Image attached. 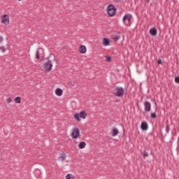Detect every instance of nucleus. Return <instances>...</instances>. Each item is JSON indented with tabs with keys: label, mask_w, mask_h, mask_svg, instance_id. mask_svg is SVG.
Masks as SVG:
<instances>
[{
	"label": "nucleus",
	"mask_w": 179,
	"mask_h": 179,
	"mask_svg": "<svg viewBox=\"0 0 179 179\" xmlns=\"http://www.w3.org/2000/svg\"><path fill=\"white\" fill-rule=\"evenodd\" d=\"M107 13L110 17L115 16V13H117V8L114 5L109 4L107 6Z\"/></svg>",
	"instance_id": "obj_1"
},
{
	"label": "nucleus",
	"mask_w": 179,
	"mask_h": 179,
	"mask_svg": "<svg viewBox=\"0 0 179 179\" xmlns=\"http://www.w3.org/2000/svg\"><path fill=\"white\" fill-rule=\"evenodd\" d=\"M124 88L117 87L115 90H114V95L116 96V97H122L124 96Z\"/></svg>",
	"instance_id": "obj_2"
},
{
	"label": "nucleus",
	"mask_w": 179,
	"mask_h": 179,
	"mask_svg": "<svg viewBox=\"0 0 179 179\" xmlns=\"http://www.w3.org/2000/svg\"><path fill=\"white\" fill-rule=\"evenodd\" d=\"M43 69L45 72H50L52 69V62L51 60H48L47 62H45L43 64Z\"/></svg>",
	"instance_id": "obj_3"
},
{
	"label": "nucleus",
	"mask_w": 179,
	"mask_h": 179,
	"mask_svg": "<svg viewBox=\"0 0 179 179\" xmlns=\"http://www.w3.org/2000/svg\"><path fill=\"white\" fill-rule=\"evenodd\" d=\"M71 136L73 139H78V138L80 136V131H79V129L78 127L74 128Z\"/></svg>",
	"instance_id": "obj_4"
},
{
	"label": "nucleus",
	"mask_w": 179,
	"mask_h": 179,
	"mask_svg": "<svg viewBox=\"0 0 179 179\" xmlns=\"http://www.w3.org/2000/svg\"><path fill=\"white\" fill-rule=\"evenodd\" d=\"M131 19H132V15L127 14L123 17V22H124V23H125V22H127V20L128 23H127V26H131Z\"/></svg>",
	"instance_id": "obj_5"
},
{
	"label": "nucleus",
	"mask_w": 179,
	"mask_h": 179,
	"mask_svg": "<svg viewBox=\"0 0 179 179\" xmlns=\"http://www.w3.org/2000/svg\"><path fill=\"white\" fill-rule=\"evenodd\" d=\"M144 110L146 113H149V111L152 110V104L150 103V102L148 101H145L144 102Z\"/></svg>",
	"instance_id": "obj_6"
},
{
	"label": "nucleus",
	"mask_w": 179,
	"mask_h": 179,
	"mask_svg": "<svg viewBox=\"0 0 179 179\" xmlns=\"http://www.w3.org/2000/svg\"><path fill=\"white\" fill-rule=\"evenodd\" d=\"M1 22L3 23V24L8 26V24H9V15H4L2 17Z\"/></svg>",
	"instance_id": "obj_7"
},
{
	"label": "nucleus",
	"mask_w": 179,
	"mask_h": 179,
	"mask_svg": "<svg viewBox=\"0 0 179 179\" xmlns=\"http://www.w3.org/2000/svg\"><path fill=\"white\" fill-rule=\"evenodd\" d=\"M141 128L142 131H148V129H149V125L148 124V122H142L141 124Z\"/></svg>",
	"instance_id": "obj_8"
},
{
	"label": "nucleus",
	"mask_w": 179,
	"mask_h": 179,
	"mask_svg": "<svg viewBox=\"0 0 179 179\" xmlns=\"http://www.w3.org/2000/svg\"><path fill=\"white\" fill-rule=\"evenodd\" d=\"M150 34L151 36H157V29L156 27H152L150 29Z\"/></svg>",
	"instance_id": "obj_9"
},
{
	"label": "nucleus",
	"mask_w": 179,
	"mask_h": 179,
	"mask_svg": "<svg viewBox=\"0 0 179 179\" xmlns=\"http://www.w3.org/2000/svg\"><path fill=\"white\" fill-rule=\"evenodd\" d=\"M86 51H87L86 46L83 45H80L79 48V52L81 54H86Z\"/></svg>",
	"instance_id": "obj_10"
},
{
	"label": "nucleus",
	"mask_w": 179,
	"mask_h": 179,
	"mask_svg": "<svg viewBox=\"0 0 179 179\" xmlns=\"http://www.w3.org/2000/svg\"><path fill=\"white\" fill-rule=\"evenodd\" d=\"M112 136H117L118 134H120V131H118V129L113 127L112 129Z\"/></svg>",
	"instance_id": "obj_11"
},
{
	"label": "nucleus",
	"mask_w": 179,
	"mask_h": 179,
	"mask_svg": "<svg viewBox=\"0 0 179 179\" xmlns=\"http://www.w3.org/2000/svg\"><path fill=\"white\" fill-rule=\"evenodd\" d=\"M79 115H80V118H83V120H85V118L87 117V113L85 110L80 112Z\"/></svg>",
	"instance_id": "obj_12"
},
{
	"label": "nucleus",
	"mask_w": 179,
	"mask_h": 179,
	"mask_svg": "<svg viewBox=\"0 0 179 179\" xmlns=\"http://www.w3.org/2000/svg\"><path fill=\"white\" fill-rule=\"evenodd\" d=\"M103 45H110V39L107 38H104L103 39Z\"/></svg>",
	"instance_id": "obj_13"
},
{
	"label": "nucleus",
	"mask_w": 179,
	"mask_h": 179,
	"mask_svg": "<svg viewBox=\"0 0 179 179\" xmlns=\"http://www.w3.org/2000/svg\"><path fill=\"white\" fill-rule=\"evenodd\" d=\"M58 159L59 160H61V162H64L65 161V159H66V155L65 153H62Z\"/></svg>",
	"instance_id": "obj_14"
},
{
	"label": "nucleus",
	"mask_w": 179,
	"mask_h": 179,
	"mask_svg": "<svg viewBox=\"0 0 179 179\" xmlns=\"http://www.w3.org/2000/svg\"><path fill=\"white\" fill-rule=\"evenodd\" d=\"M86 148V143L85 141H82L79 143V148L80 149H85Z\"/></svg>",
	"instance_id": "obj_15"
},
{
	"label": "nucleus",
	"mask_w": 179,
	"mask_h": 179,
	"mask_svg": "<svg viewBox=\"0 0 179 179\" xmlns=\"http://www.w3.org/2000/svg\"><path fill=\"white\" fill-rule=\"evenodd\" d=\"M55 94L57 96H61L62 94V90L61 88L56 89Z\"/></svg>",
	"instance_id": "obj_16"
},
{
	"label": "nucleus",
	"mask_w": 179,
	"mask_h": 179,
	"mask_svg": "<svg viewBox=\"0 0 179 179\" xmlns=\"http://www.w3.org/2000/svg\"><path fill=\"white\" fill-rule=\"evenodd\" d=\"M66 179H75V176L69 173L66 176Z\"/></svg>",
	"instance_id": "obj_17"
},
{
	"label": "nucleus",
	"mask_w": 179,
	"mask_h": 179,
	"mask_svg": "<svg viewBox=\"0 0 179 179\" xmlns=\"http://www.w3.org/2000/svg\"><path fill=\"white\" fill-rule=\"evenodd\" d=\"M15 103L20 104V103H22V98H20V96H17L15 99Z\"/></svg>",
	"instance_id": "obj_18"
},
{
	"label": "nucleus",
	"mask_w": 179,
	"mask_h": 179,
	"mask_svg": "<svg viewBox=\"0 0 179 179\" xmlns=\"http://www.w3.org/2000/svg\"><path fill=\"white\" fill-rule=\"evenodd\" d=\"M74 118L76 120V121H80V115L79 113L74 114Z\"/></svg>",
	"instance_id": "obj_19"
},
{
	"label": "nucleus",
	"mask_w": 179,
	"mask_h": 179,
	"mask_svg": "<svg viewBox=\"0 0 179 179\" xmlns=\"http://www.w3.org/2000/svg\"><path fill=\"white\" fill-rule=\"evenodd\" d=\"M143 159H146V157H149V154L145 150L142 153Z\"/></svg>",
	"instance_id": "obj_20"
},
{
	"label": "nucleus",
	"mask_w": 179,
	"mask_h": 179,
	"mask_svg": "<svg viewBox=\"0 0 179 179\" xmlns=\"http://www.w3.org/2000/svg\"><path fill=\"white\" fill-rule=\"evenodd\" d=\"M150 117L151 118H153V119L157 118V115H156V112L151 113Z\"/></svg>",
	"instance_id": "obj_21"
},
{
	"label": "nucleus",
	"mask_w": 179,
	"mask_h": 179,
	"mask_svg": "<svg viewBox=\"0 0 179 179\" xmlns=\"http://www.w3.org/2000/svg\"><path fill=\"white\" fill-rule=\"evenodd\" d=\"M36 59H40V52L38 50L36 52Z\"/></svg>",
	"instance_id": "obj_22"
},
{
	"label": "nucleus",
	"mask_w": 179,
	"mask_h": 179,
	"mask_svg": "<svg viewBox=\"0 0 179 179\" xmlns=\"http://www.w3.org/2000/svg\"><path fill=\"white\" fill-rule=\"evenodd\" d=\"M120 36H118V35H116V36H115L113 37V41H118L120 40Z\"/></svg>",
	"instance_id": "obj_23"
},
{
	"label": "nucleus",
	"mask_w": 179,
	"mask_h": 179,
	"mask_svg": "<svg viewBox=\"0 0 179 179\" xmlns=\"http://www.w3.org/2000/svg\"><path fill=\"white\" fill-rule=\"evenodd\" d=\"M0 50H1V52H5V51H6V48L3 46L0 47Z\"/></svg>",
	"instance_id": "obj_24"
},
{
	"label": "nucleus",
	"mask_w": 179,
	"mask_h": 179,
	"mask_svg": "<svg viewBox=\"0 0 179 179\" xmlns=\"http://www.w3.org/2000/svg\"><path fill=\"white\" fill-rule=\"evenodd\" d=\"M166 134H169V132H170V127H169V125L166 126Z\"/></svg>",
	"instance_id": "obj_25"
},
{
	"label": "nucleus",
	"mask_w": 179,
	"mask_h": 179,
	"mask_svg": "<svg viewBox=\"0 0 179 179\" xmlns=\"http://www.w3.org/2000/svg\"><path fill=\"white\" fill-rule=\"evenodd\" d=\"M106 61H108V62H110V61H111V57H110V56H106Z\"/></svg>",
	"instance_id": "obj_26"
},
{
	"label": "nucleus",
	"mask_w": 179,
	"mask_h": 179,
	"mask_svg": "<svg viewBox=\"0 0 179 179\" xmlns=\"http://www.w3.org/2000/svg\"><path fill=\"white\" fill-rule=\"evenodd\" d=\"M157 64H159V65H162V64H163V62H162V59H159L157 61Z\"/></svg>",
	"instance_id": "obj_27"
},
{
	"label": "nucleus",
	"mask_w": 179,
	"mask_h": 179,
	"mask_svg": "<svg viewBox=\"0 0 179 179\" xmlns=\"http://www.w3.org/2000/svg\"><path fill=\"white\" fill-rule=\"evenodd\" d=\"M176 83H179V76L175 78Z\"/></svg>",
	"instance_id": "obj_28"
},
{
	"label": "nucleus",
	"mask_w": 179,
	"mask_h": 179,
	"mask_svg": "<svg viewBox=\"0 0 179 179\" xmlns=\"http://www.w3.org/2000/svg\"><path fill=\"white\" fill-rule=\"evenodd\" d=\"M69 85H70L71 86H75V82L71 81V82L69 83Z\"/></svg>",
	"instance_id": "obj_29"
},
{
	"label": "nucleus",
	"mask_w": 179,
	"mask_h": 179,
	"mask_svg": "<svg viewBox=\"0 0 179 179\" xmlns=\"http://www.w3.org/2000/svg\"><path fill=\"white\" fill-rule=\"evenodd\" d=\"M10 101H12V99H10V98H8V99H7V103H10Z\"/></svg>",
	"instance_id": "obj_30"
},
{
	"label": "nucleus",
	"mask_w": 179,
	"mask_h": 179,
	"mask_svg": "<svg viewBox=\"0 0 179 179\" xmlns=\"http://www.w3.org/2000/svg\"><path fill=\"white\" fill-rule=\"evenodd\" d=\"M2 41H3V38H2V36H0V43H2Z\"/></svg>",
	"instance_id": "obj_31"
},
{
	"label": "nucleus",
	"mask_w": 179,
	"mask_h": 179,
	"mask_svg": "<svg viewBox=\"0 0 179 179\" xmlns=\"http://www.w3.org/2000/svg\"><path fill=\"white\" fill-rule=\"evenodd\" d=\"M145 1H146L147 3H149L150 0H145Z\"/></svg>",
	"instance_id": "obj_32"
},
{
	"label": "nucleus",
	"mask_w": 179,
	"mask_h": 179,
	"mask_svg": "<svg viewBox=\"0 0 179 179\" xmlns=\"http://www.w3.org/2000/svg\"><path fill=\"white\" fill-rule=\"evenodd\" d=\"M157 106L155 107V111H157Z\"/></svg>",
	"instance_id": "obj_33"
},
{
	"label": "nucleus",
	"mask_w": 179,
	"mask_h": 179,
	"mask_svg": "<svg viewBox=\"0 0 179 179\" xmlns=\"http://www.w3.org/2000/svg\"><path fill=\"white\" fill-rule=\"evenodd\" d=\"M150 155H153V152H151Z\"/></svg>",
	"instance_id": "obj_34"
},
{
	"label": "nucleus",
	"mask_w": 179,
	"mask_h": 179,
	"mask_svg": "<svg viewBox=\"0 0 179 179\" xmlns=\"http://www.w3.org/2000/svg\"><path fill=\"white\" fill-rule=\"evenodd\" d=\"M18 1H21V0H18Z\"/></svg>",
	"instance_id": "obj_35"
}]
</instances>
